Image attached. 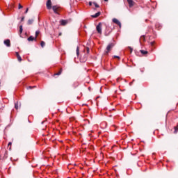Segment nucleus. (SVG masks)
Wrapping results in <instances>:
<instances>
[{
  "label": "nucleus",
  "mask_w": 178,
  "mask_h": 178,
  "mask_svg": "<svg viewBox=\"0 0 178 178\" xmlns=\"http://www.w3.org/2000/svg\"><path fill=\"white\" fill-rule=\"evenodd\" d=\"M15 109H19V104H17V103L15 104Z\"/></svg>",
  "instance_id": "nucleus-24"
},
{
  "label": "nucleus",
  "mask_w": 178,
  "mask_h": 178,
  "mask_svg": "<svg viewBox=\"0 0 178 178\" xmlns=\"http://www.w3.org/2000/svg\"><path fill=\"white\" fill-rule=\"evenodd\" d=\"M67 23H69V21L66 20V19H63L60 21V24L61 26H66V24H67Z\"/></svg>",
  "instance_id": "nucleus-7"
},
{
  "label": "nucleus",
  "mask_w": 178,
  "mask_h": 178,
  "mask_svg": "<svg viewBox=\"0 0 178 178\" xmlns=\"http://www.w3.org/2000/svg\"><path fill=\"white\" fill-rule=\"evenodd\" d=\"M93 4L95 5V8H99V5H98L96 2H93Z\"/></svg>",
  "instance_id": "nucleus-22"
},
{
  "label": "nucleus",
  "mask_w": 178,
  "mask_h": 178,
  "mask_svg": "<svg viewBox=\"0 0 178 178\" xmlns=\"http://www.w3.org/2000/svg\"><path fill=\"white\" fill-rule=\"evenodd\" d=\"M16 56L17 58L18 61L22 62V57L20 56L18 52L16 53Z\"/></svg>",
  "instance_id": "nucleus-12"
},
{
  "label": "nucleus",
  "mask_w": 178,
  "mask_h": 178,
  "mask_svg": "<svg viewBox=\"0 0 178 178\" xmlns=\"http://www.w3.org/2000/svg\"><path fill=\"white\" fill-rule=\"evenodd\" d=\"M113 23H115V24H117L119 27H122V23L116 18L113 19Z\"/></svg>",
  "instance_id": "nucleus-5"
},
{
  "label": "nucleus",
  "mask_w": 178,
  "mask_h": 178,
  "mask_svg": "<svg viewBox=\"0 0 178 178\" xmlns=\"http://www.w3.org/2000/svg\"><path fill=\"white\" fill-rule=\"evenodd\" d=\"M39 35H40V31H35V38L37 39V37H38Z\"/></svg>",
  "instance_id": "nucleus-19"
},
{
  "label": "nucleus",
  "mask_w": 178,
  "mask_h": 178,
  "mask_svg": "<svg viewBox=\"0 0 178 178\" xmlns=\"http://www.w3.org/2000/svg\"><path fill=\"white\" fill-rule=\"evenodd\" d=\"M28 12H29V8H26V11H25V14H26V13H28Z\"/></svg>",
  "instance_id": "nucleus-30"
},
{
  "label": "nucleus",
  "mask_w": 178,
  "mask_h": 178,
  "mask_svg": "<svg viewBox=\"0 0 178 178\" xmlns=\"http://www.w3.org/2000/svg\"><path fill=\"white\" fill-rule=\"evenodd\" d=\"M140 41H145V36L143 35L140 38Z\"/></svg>",
  "instance_id": "nucleus-21"
},
{
  "label": "nucleus",
  "mask_w": 178,
  "mask_h": 178,
  "mask_svg": "<svg viewBox=\"0 0 178 178\" xmlns=\"http://www.w3.org/2000/svg\"><path fill=\"white\" fill-rule=\"evenodd\" d=\"M99 16H101V12H98V13H97L96 14L92 15V17H93V18L95 19V18H97V17H99Z\"/></svg>",
  "instance_id": "nucleus-9"
},
{
  "label": "nucleus",
  "mask_w": 178,
  "mask_h": 178,
  "mask_svg": "<svg viewBox=\"0 0 178 178\" xmlns=\"http://www.w3.org/2000/svg\"><path fill=\"white\" fill-rule=\"evenodd\" d=\"M127 2L129 3V8H133L134 5H136V3L133 1V0H127Z\"/></svg>",
  "instance_id": "nucleus-6"
},
{
  "label": "nucleus",
  "mask_w": 178,
  "mask_h": 178,
  "mask_svg": "<svg viewBox=\"0 0 178 178\" xmlns=\"http://www.w3.org/2000/svg\"><path fill=\"white\" fill-rule=\"evenodd\" d=\"M174 129H175L174 134H176V133H177L178 131V125L175 127Z\"/></svg>",
  "instance_id": "nucleus-18"
},
{
  "label": "nucleus",
  "mask_w": 178,
  "mask_h": 178,
  "mask_svg": "<svg viewBox=\"0 0 178 178\" xmlns=\"http://www.w3.org/2000/svg\"><path fill=\"white\" fill-rule=\"evenodd\" d=\"M86 51H87V54H90V48L89 47H86Z\"/></svg>",
  "instance_id": "nucleus-26"
},
{
  "label": "nucleus",
  "mask_w": 178,
  "mask_h": 178,
  "mask_svg": "<svg viewBox=\"0 0 178 178\" xmlns=\"http://www.w3.org/2000/svg\"><path fill=\"white\" fill-rule=\"evenodd\" d=\"M24 17H22L21 19V22H24Z\"/></svg>",
  "instance_id": "nucleus-31"
},
{
  "label": "nucleus",
  "mask_w": 178,
  "mask_h": 178,
  "mask_svg": "<svg viewBox=\"0 0 178 178\" xmlns=\"http://www.w3.org/2000/svg\"><path fill=\"white\" fill-rule=\"evenodd\" d=\"M92 2L90 1L89 2V6H92Z\"/></svg>",
  "instance_id": "nucleus-29"
},
{
  "label": "nucleus",
  "mask_w": 178,
  "mask_h": 178,
  "mask_svg": "<svg viewBox=\"0 0 178 178\" xmlns=\"http://www.w3.org/2000/svg\"><path fill=\"white\" fill-rule=\"evenodd\" d=\"M53 11L56 14L59 15V11L60 10V7L58 6H52Z\"/></svg>",
  "instance_id": "nucleus-3"
},
{
  "label": "nucleus",
  "mask_w": 178,
  "mask_h": 178,
  "mask_svg": "<svg viewBox=\"0 0 178 178\" xmlns=\"http://www.w3.org/2000/svg\"><path fill=\"white\" fill-rule=\"evenodd\" d=\"M18 9H23V6L22 4L19 3L18 4Z\"/></svg>",
  "instance_id": "nucleus-23"
},
{
  "label": "nucleus",
  "mask_w": 178,
  "mask_h": 178,
  "mask_svg": "<svg viewBox=\"0 0 178 178\" xmlns=\"http://www.w3.org/2000/svg\"><path fill=\"white\" fill-rule=\"evenodd\" d=\"M40 45H41L42 48H44L45 47V42L41 41Z\"/></svg>",
  "instance_id": "nucleus-17"
},
{
  "label": "nucleus",
  "mask_w": 178,
  "mask_h": 178,
  "mask_svg": "<svg viewBox=\"0 0 178 178\" xmlns=\"http://www.w3.org/2000/svg\"><path fill=\"white\" fill-rule=\"evenodd\" d=\"M129 49H130V51H131V54L133 52V49L131 48V47H129Z\"/></svg>",
  "instance_id": "nucleus-27"
},
{
  "label": "nucleus",
  "mask_w": 178,
  "mask_h": 178,
  "mask_svg": "<svg viewBox=\"0 0 178 178\" xmlns=\"http://www.w3.org/2000/svg\"><path fill=\"white\" fill-rule=\"evenodd\" d=\"M115 47V43H110L107 45L105 51V55H108L111 52L112 48Z\"/></svg>",
  "instance_id": "nucleus-1"
},
{
  "label": "nucleus",
  "mask_w": 178,
  "mask_h": 178,
  "mask_svg": "<svg viewBox=\"0 0 178 178\" xmlns=\"http://www.w3.org/2000/svg\"><path fill=\"white\" fill-rule=\"evenodd\" d=\"M19 33H20V34H22V33H23V25L19 26Z\"/></svg>",
  "instance_id": "nucleus-16"
},
{
  "label": "nucleus",
  "mask_w": 178,
  "mask_h": 178,
  "mask_svg": "<svg viewBox=\"0 0 178 178\" xmlns=\"http://www.w3.org/2000/svg\"><path fill=\"white\" fill-rule=\"evenodd\" d=\"M76 55H77V56H79V55H80V50L79 49V47H76Z\"/></svg>",
  "instance_id": "nucleus-20"
},
{
  "label": "nucleus",
  "mask_w": 178,
  "mask_h": 178,
  "mask_svg": "<svg viewBox=\"0 0 178 178\" xmlns=\"http://www.w3.org/2000/svg\"><path fill=\"white\" fill-rule=\"evenodd\" d=\"M96 30L99 34H102V23L99 22L96 26Z\"/></svg>",
  "instance_id": "nucleus-2"
},
{
  "label": "nucleus",
  "mask_w": 178,
  "mask_h": 178,
  "mask_svg": "<svg viewBox=\"0 0 178 178\" xmlns=\"http://www.w3.org/2000/svg\"><path fill=\"white\" fill-rule=\"evenodd\" d=\"M28 41H37V39L33 36H30L29 38H28Z\"/></svg>",
  "instance_id": "nucleus-10"
},
{
  "label": "nucleus",
  "mask_w": 178,
  "mask_h": 178,
  "mask_svg": "<svg viewBox=\"0 0 178 178\" xmlns=\"http://www.w3.org/2000/svg\"><path fill=\"white\" fill-rule=\"evenodd\" d=\"M4 44L6 45V47H10V40L7 39L6 40H4Z\"/></svg>",
  "instance_id": "nucleus-8"
},
{
  "label": "nucleus",
  "mask_w": 178,
  "mask_h": 178,
  "mask_svg": "<svg viewBox=\"0 0 178 178\" xmlns=\"http://www.w3.org/2000/svg\"><path fill=\"white\" fill-rule=\"evenodd\" d=\"M105 1V2H108V0H104Z\"/></svg>",
  "instance_id": "nucleus-33"
},
{
  "label": "nucleus",
  "mask_w": 178,
  "mask_h": 178,
  "mask_svg": "<svg viewBox=\"0 0 178 178\" xmlns=\"http://www.w3.org/2000/svg\"><path fill=\"white\" fill-rule=\"evenodd\" d=\"M151 45H154V44H155V42H150Z\"/></svg>",
  "instance_id": "nucleus-32"
},
{
  "label": "nucleus",
  "mask_w": 178,
  "mask_h": 178,
  "mask_svg": "<svg viewBox=\"0 0 178 178\" xmlns=\"http://www.w3.org/2000/svg\"><path fill=\"white\" fill-rule=\"evenodd\" d=\"M140 54H142V55H147V54H148V51H145V50H140Z\"/></svg>",
  "instance_id": "nucleus-13"
},
{
  "label": "nucleus",
  "mask_w": 178,
  "mask_h": 178,
  "mask_svg": "<svg viewBox=\"0 0 178 178\" xmlns=\"http://www.w3.org/2000/svg\"><path fill=\"white\" fill-rule=\"evenodd\" d=\"M9 151H12V142H10L8 145Z\"/></svg>",
  "instance_id": "nucleus-14"
},
{
  "label": "nucleus",
  "mask_w": 178,
  "mask_h": 178,
  "mask_svg": "<svg viewBox=\"0 0 178 178\" xmlns=\"http://www.w3.org/2000/svg\"><path fill=\"white\" fill-rule=\"evenodd\" d=\"M37 86H29L28 88H29V90H33V88H35Z\"/></svg>",
  "instance_id": "nucleus-25"
},
{
  "label": "nucleus",
  "mask_w": 178,
  "mask_h": 178,
  "mask_svg": "<svg viewBox=\"0 0 178 178\" xmlns=\"http://www.w3.org/2000/svg\"><path fill=\"white\" fill-rule=\"evenodd\" d=\"M60 74H62V68L58 73L54 74V76H60Z\"/></svg>",
  "instance_id": "nucleus-15"
},
{
  "label": "nucleus",
  "mask_w": 178,
  "mask_h": 178,
  "mask_svg": "<svg viewBox=\"0 0 178 178\" xmlns=\"http://www.w3.org/2000/svg\"><path fill=\"white\" fill-rule=\"evenodd\" d=\"M33 23H34V19H29L28 22H27V24L29 26L31 25Z\"/></svg>",
  "instance_id": "nucleus-11"
},
{
  "label": "nucleus",
  "mask_w": 178,
  "mask_h": 178,
  "mask_svg": "<svg viewBox=\"0 0 178 178\" xmlns=\"http://www.w3.org/2000/svg\"><path fill=\"white\" fill-rule=\"evenodd\" d=\"M46 6L49 10H50V9H52V1H51V0H47L46 3Z\"/></svg>",
  "instance_id": "nucleus-4"
},
{
  "label": "nucleus",
  "mask_w": 178,
  "mask_h": 178,
  "mask_svg": "<svg viewBox=\"0 0 178 178\" xmlns=\"http://www.w3.org/2000/svg\"><path fill=\"white\" fill-rule=\"evenodd\" d=\"M114 58H117L118 59H120V57H119L118 56H114Z\"/></svg>",
  "instance_id": "nucleus-28"
}]
</instances>
